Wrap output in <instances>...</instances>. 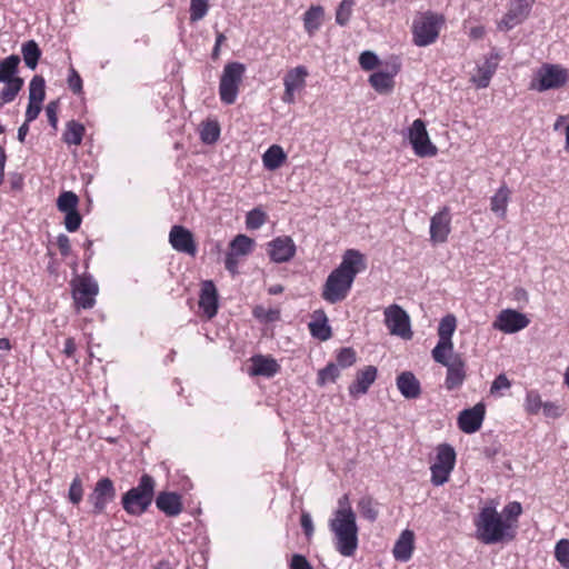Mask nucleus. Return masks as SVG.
Masks as SVG:
<instances>
[{
  "label": "nucleus",
  "mask_w": 569,
  "mask_h": 569,
  "mask_svg": "<svg viewBox=\"0 0 569 569\" xmlns=\"http://www.w3.org/2000/svg\"><path fill=\"white\" fill-rule=\"evenodd\" d=\"M415 533L413 531L406 529L401 532L393 547V557L398 561H408L413 551Z\"/></svg>",
  "instance_id": "a878e982"
},
{
  "label": "nucleus",
  "mask_w": 569,
  "mask_h": 569,
  "mask_svg": "<svg viewBox=\"0 0 569 569\" xmlns=\"http://www.w3.org/2000/svg\"><path fill=\"white\" fill-rule=\"evenodd\" d=\"M98 283L90 277H83L74 284L72 295L78 307L90 309L94 306V297L98 295Z\"/></svg>",
  "instance_id": "f3484780"
},
{
  "label": "nucleus",
  "mask_w": 569,
  "mask_h": 569,
  "mask_svg": "<svg viewBox=\"0 0 569 569\" xmlns=\"http://www.w3.org/2000/svg\"><path fill=\"white\" fill-rule=\"evenodd\" d=\"M409 140L417 156L432 157L437 154V148L430 141L426 124L421 119H416L411 124Z\"/></svg>",
  "instance_id": "f8f14e48"
},
{
  "label": "nucleus",
  "mask_w": 569,
  "mask_h": 569,
  "mask_svg": "<svg viewBox=\"0 0 569 569\" xmlns=\"http://www.w3.org/2000/svg\"><path fill=\"white\" fill-rule=\"evenodd\" d=\"M267 213L259 208H254L247 213L246 226L250 230H257L267 221Z\"/></svg>",
  "instance_id": "c03bdc74"
},
{
  "label": "nucleus",
  "mask_w": 569,
  "mask_h": 569,
  "mask_svg": "<svg viewBox=\"0 0 569 569\" xmlns=\"http://www.w3.org/2000/svg\"><path fill=\"white\" fill-rule=\"evenodd\" d=\"M436 465L443 467L450 471L455 468L456 451L449 443H441L437 447Z\"/></svg>",
  "instance_id": "72a5a7b5"
},
{
  "label": "nucleus",
  "mask_w": 569,
  "mask_h": 569,
  "mask_svg": "<svg viewBox=\"0 0 569 569\" xmlns=\"http://www.w3.org/2000/svg\"><path fill=\"white\" fill-rule=\"evenodd\" d=\"M307 76L308 70L303 66L289 70L283 78L284 88H289V90H298L302 88L306 83Z\"/></svg>",
  "instance_id": "2f4dec72"
},
{
  "label": "nucleus",
  "mask_w": 569,
  "mask_h": 569,
  "mask_svg": "<svg viewBox=\"0 0 569 569\" xmlns=\"http://www.w3.org/2000/svg\"><path fill=\"white\" fill-rule=\"evenodd\" d=\"M545 402L542 401L540 395L536 390H530L526 395L525 399V410L529 415H537L542 410Z\"/></svg>",
  "instance_id": "79ce46f5"
},
{
  "label": "nucleus",
  "mask_w": 569,
  "mask_h": 569,
  "mask_svg": "<svg viewBox=\"0 0 569 569\" xmlns=\"http://www.w3.org/2000/svg\"><path fill=\"white\" fill-rule=\"evenodd\" d=\"M83 133L84 127L81 123L71 120L67 123V128L63 132L62 139L68 144L78 146L82 141Z\"/></svg>",
  "instance_id": "c9c22d12"
},
{
  "label": "nucleus",
  "mask_w": 569,
  "mask_h": 569,
  "mask_svg": "<svg viewBox=\"0 0 569 569\" xmlns=\"http://www.w3.org/2000/svg\"><path fill=\"white\" fill-rule=\"evenodd\" d=\"M510 386L511 385H510L509 379L505 375H499L493 380V382L491 385V388H490V391H491V393H493V392H496L498 390H501V389H508V388H510Z\"/></svg>",
  "instance_id": "338daca9"
},
{
  "label": "nucleus",
  "mask_w": 569,
  "mask_h": 569,
  "mask_svg": "<svg viewBox=\"0 0 569 569\" xmlns=\"http://www.w3.org/2000/svg\"><path fill=\"white\" fill-rule=\"evenodd\" d=\"M250 375L271 378L280 370L276 359L262 355H256L251 358Z\"/></svg>",
  "instance_id": "393cba45"
},
{
  "label": "nucleus",
  "mask_w": 569,
  "mask_h": 569,
  "mask_svg": "<svg viewBox=\"0 0 569 569\" xmlns=\"http://www.w3.org/2000/svg\"><path fill=\"white\" fill-rule=\"evenodd\" d=\"M442 23V16L430 11L417 17L412 24L413 43L418 47H427L433 43L439 36Z\"/></svg>",
  "instance_id": "423d86ee"
},
{
  "label": "nucleus",
  "mask_w": 569,
  "mask_h": 569,
  "mask_svg": "<svg viewBox=\"0 0 569 569\" xmlns=\"http://www.w3.org/2000/svg\"><path fill=\"white\" fill-rule=\"evenodd\" d=\"M79 198L73 191H63L57 199V208L61 212L77 210Z\"/></svg>",
  "instance_id": "58836bf2"
},
{
  "label": "nucleus",
  "mask_w": 569,
  "mask_h": 569,
  "mask_svg": "<svg viewBox=\"0 0 569 569\" xmlns=\"http://www.w3.org/2000/svg\"><path fill=\"white\" fill-rule=\"evenodd\" d=\"M430 470H431V482L435 486H442L443 483H446L448 481L450 472H451L450 470H448L443 467H440L436 463H433L430 467Z\"/></svg>",
  "instance_id": "3c124183"
},
{
  "label": "nucleus",
  "mask_w": 569,
  "mask_h": 569,
  "mask_svg": "<svg viewBox=\"0 0 569 569\" xmlns=\"http://www.w3.org/2000/svg\"><path fill=\"white\" fill-rule=\"evenodd\" d=\"M287 154L278 144L269 147L262 156V162L266 169L276 170L286 161Z\"/></svg>",
  "instance_id": "7c9ffc66"
},
{
  "label": "nucleus",
  "mask_w": 569,
  "mask_h": 569,
  "mask_svg": "<svg viewBox=\"0 0 569 569\" xmlns=\"http://www.w3.org/2000/svg\"><path fill=\"white\" fill-rule=\"evenodd\" d=\"M169 242L178 252L194 256L197 246L191 231L182 226H173L169 233Z\"/></svg>",
  "instance_id": "412c9836"
},
{
  "label": "nucleus",
  "mask_w": 569,
  "mask_h": 569,
  "mask_svg": "<svg viewBox=\"0 0 569 569\" xmlns=\"http://www.w3.org/2000/svg\"><path fill=\"white\" fill-rule=\"evenodd\" d=\"M529 322L526 315L513 309H505L497 316L492 327L505 333H515L525 329Z\"/></svg>",
  "instance_id": "dca6fc26"
},
{
  "label": "nucleus",
  "mask_w": 569,
  "mask_h": 569,
  "mask_svg": "<svg viewBox=\"0 0 569 569\" xmlns=\"http://www.w3.org/2000/svg\"><path fill=\"white\" fill-rule=\"evenodd\" d=\"M244 72L246 66L241 62H229L224 66L219 82V96L223 103L236 102Z\"/></svg>",
  "instance_id": "0eeeda50"
},
{
  "label": "nucleus",
  "mask_w": 569,
  "mask_h": 569,
  "mask_svg": "<svg viewBox=\"0 0 569 569\" xmlns=\"http://www.w3.org/2000/svg\"><path fill=\"white\" fill-rule=\"evenodd\" d=\"M457 328V319L453 315L445 316L438 327V343L432 349V358H440V353L453 351L452 336Z\"/></svg>",
  "instance_id": "2eb2a0df"
},
{
  "label": "nucleus",
  "mask_w": 569,
  "mask_h": 569,
  "mask_svg": "<svg viewBox=\"0 0 569 569\" xmlns=\"http://www.w3.org/2000/svg\"><path fill=\"white\" fill-rule=\"evenodd\" d=\"M377 372L378 370L375 366H367L359 370L355 381L348 388L350 396L357 398L360 395L367 393L370 386L377 379Z\"/></svg>",
  "instance_id": "4be33fe9"
},
{
  "label": "nucleus",
  "mask_w": 569,
  "mask_h": 569,
  "mask_svg": "<svg viewBox=\"0 0 569 569\" xmlns=\"http://www.w3.org/2000/svg\"><path fill=\"white\" fill-rule=\"evenodd\" d=\"M20 61L17 54L0 60V82L4 83L0 92L1 104L12 102L23 87V79L17 77Z\"/></svg>",
  "instance_id": "39448f33"
},
{
  "label": "nucleus",
  "mask_w": 569,
  "mask_h": 569,
  "mask_svg": "<svg viewBox=\"0 0 569 569\" xmlns=\"http://www.w3.org/2000/svg\"><path fill=\"white\" fill-rule=\"evenodd\" d=\"M356 351L352 348H342L339 350L335 363L340 369H346L356 362Z\"/></svg>",
  "instance_id": "09e8293b"
},
{
  "label": "nucleus",
  "mask_w": 569,
  "mask_h": 569,
  "mask_svg": "<svg viewBox=\"0 0 569 569\" xmlns=\"http://www.w3.org/2000/svg\"><path fill=\"white\" fill-rule=\"evenodd\" d=\"M398 69L395 67L391 72L378 71L370 76L369 82L379 93H389L395 84L393 77Z\"/></svg>",
  "instance_id": "c756f323"
},
{
  "label": "nucleus",
  "mask_w": 569,
  "mask_h": 569,
  "mask_svg": "<svg viewBox=\"0 0 569 569\" xmlns=\"http://www.w3.org/2000/svg\"><path fill=\"white\" fill-rule=\"evenodd\" d=\"M21 53L26 66L29 69L34 70L41 57V50L38 43L34 40L24 42L21 47Z\"/></svg>",
  "instance_id": "f704fd0d"
},
{
  "label": "nucleus",
  "mask_w": 569,
  "mask_h": 569,
  "mask_svg": "<svg viewBox=\"0 0 569 569\" xmlns=\"http://www.w3.org/2000/svg\"><path fill=\"white\" fill-rule=\"evenodd\" d=\"M397 388L407 399H416L421 393L420 382L410 371L401 372L397 377Z\"/></svg>",
  "instance_id": "bb28decb"
},
{
  "label": "nucleus",
  "mask_w": 569,
  "mask_h": 569,
  "mask_svg": "<svg viewBox=\"0 0 569 569\" xmlns=\"http://www.w3.org/2000/svg\"><path fill=\"white\" fill-rule=\"evenodd\" d=\"M253 316L266 321H277L280 319V311L278 309L266 310L263 307L257 306L253 309Z\"/></svg>",
  "instance_id": "864d4df0"
},
{
  "label": "nucleus",
  "mask_w": 569,
  "mask_h": 569,
  "mask_svg": "<svg viewBox=\"0 0 569 569\" xmlns=\"http://www.w3.org/2000/svg\"><path fill=\"white\" fill-rule=\"evenodd\" d=\"M378 62V57L372 51H363L359 57V63L363 70L375 69Z\"/></svg>",
  "instance_id": "6e6d98bb"
},
{
  "label": "nucleus",
  "mask_w": 569,
  "mask_h": 569,
  "mask_svg": "<svg viewBox=\"0 0 569 569\" xmlns=\"http://www.w3.org/2000/svg\"><path fill=\"white\" fill-rule=\"evenodd\" d=\"M301 527L305 535L310 538L313 535L315 528L311 516L308 512H303L300 519Z\"/></svg>",
  "instance_id": "69168bd1"
},
{
  "label": "nucleus",
  "mask_w": 569,
  "mask_h": 569,
  "mask_svg": "<svg viewBox=\"0 0 569 569\" xmlns=\"http://www.w3.org/2000/svg\"><path fill=\"white\" fill-rule=\"evenodd\" d=\"M569 79L568 70L559 64H542L530 83V89L543 92L563 87Z\"/></svg>",
  "instance_id": "6e6552de"
},
{
  "label": "nucleus",
  "mask_w": 569,
  "mask_h": 569,
  "mask_svg": "<svg viewBox=\"0 0 569 569\" xmlns=\"http://www.w3.org/2000/svg\"><path fill=\"white\" fill-rule=\"evenodd\" d=\"M57 246L59 248V251L60 253L63 256V257H67L70 254V251H71V244H70V239L68 236H66L64 233H60L58 237H57Z\"/></svg>",
  "instance_id": "e2e57ef3"
},
{
  "label": "nucleus",
  "mask_w": 569,
  "mask_h": 569,
  "mask_svg": "<svg viewBox=\"0 0 569 569\" xmlns=\"http://www.w3.org/2000/svg\"><path fill=\"white\" fill-rule=\"evenodd\" d=\"M316 320L309 323V330L312 337L326 341L331 337V328L328 326V319L323 310L315 311Z\"/></svg>",
  "instance_id": "c85d7f7f"
},
{
  "label": "nucleus",
  "mask_w": 569,
  "mask_h": 569,
  "mask_svg": "<svg viewBox=\"0 0 569 569\" xmlns=\"http://www.w3.org/2000/svg\"><path fill=\"white\" fill-rule=\"evenodd\" d=\"M209 10V0H190V20L199 21L206 17Z\"/></svg>",
  "instance_id": "a18cd8bd"
},
{
  "label": "nucleus",
  "mask_w": 569,
  "mask_h": 569,
  "mask_svg": "<svg viewBox=\"0 0 569 569\" xmlns=\"http://www.w3.org/2000/svg\"><path fill=\"white\" fill-rule=\"evenodd\" d=\"M493 70L490 67L480 68L479 76L477 78H472V80L478 88H487L489 86Z\"/></svg>",
  "instance_id": "4d7b16f0"
},
{
  "label": "nucleus",
  "mask_w": 569,
  "mask_h": 569,
  "mask_svg": "<svg viewBox=\"0 0 569 569\" xmlns=\"http://www.w3.org/2000/svg\"><path fill=\"white\" fill-rule=\"evenodd\" d=\"M358 510L360 515L370 522L376 521L379 515L377 502L370 496L360 498L358 501Z\"/></svg>",
  "instance_id": "e433bc0d"
},
{
  "label": "nucleus",
  "mask_w": 569,
  "mask_h": 569,
  "mask_svg": "<svg viewBox=\"0 0 569 569\" xmlns=\"http://www.w3.org/2000/svg\"><path fill=\"white\" fill-rule=\"evenodd\" d=\"M199 306L204 315L211 319L218 311V292L212 281L208 280L202 283Z\"/></svg>",
  "instance_id": "5701e85b"
},
{
  "label": "nucleus",
  "mask_w": 569,
  "mask_h": 569,
  "mask_svg": "<svg viewBox=\"0 0 569 569\" xmlns=\"http://www.w3.org/2000/svg\"><path fill=\"white\" fill-rule=\"evenodd\" d=\"M340 512L343 515H348V512L350 515H356L350 505L348 495H343L341 498H339L338 508L333 511V515H340Z\"/></svg>",
  "instance_id": "052dcab7"
},
{
  "label": "nucleus",
  "mask_w": 569,
  "mask_h": 569,
  "mask_svg": "<svg viewBox=\"0 0 569 569\" xmlns=\"http://www.w3.org/2000/svg\"><path fill=\"white\" fill-rule=\"evenodd\" d=\"M329 529L335 537V548L343 557H352L359 545L356 515H332Z\"/></svg>",
  "instance_id": "7ed1b4c3"
},
{
  "label": "nucleus",
  "mask_w": 569,
  "mask_h": 569,
  "mask_svg": "<svg viewBox=\"0 0 569 569\" xmlns=\"http://www.w3.org/2000/svg\"><path fill=\"white\" fill-rule=\"evenodd\" d=\"M68 84H69V88L74 93H79L82 90V80H81L80 76L78 74V72L73 68L70 69V74L68 77Z\"/></svg>",
  "instance_id": "bf43d9fd"
},
{
  "label": "nucleus",
  "mask_w": 569,
  "mask_h": 569,
  "mask_svg": "<svg viewBox=\"0 0 569 569\" xmlns=\"http://www.w3.org/2000/svg\"><path fill=\"white\" fill-rule=\"evenodd\" d=\"M450 209L443 207L430 219V241L433 243H443L447 241L451 231Z\"/></svg>",
  "instance_id": "6ab92c4d"
},
{
  "label": "nucleus",
  "mask_w": 569,
  "mask_h": 569,
  "mask_svg": "<svg viewBox=\"0 0 569 569\" xmlns=\"http://www.w3.org/2000/svg\"><path fill=\"white\" fill-rule=\"evenodd\" d=\"M41 104L38 102H31L29 101L27 110H26V121L31 122L36 120L41 111Z\"/></svg>",
  "instance_id": "0e129e2a"
},
{
  "label": "nucleus",
  "mask_w": 569,
  "mask_h": 569,
  "mask_svg": "<svg viewBox=\"0 0 569 569\" xmlns=\"http://www.w3.org/2000/svg\"><path fill=\"white\" fill-rule=\"evenodd\" d=\"M58 101H51L46 107V114L48 118L49 123L52 126L53 129H57L58 123Z\"/></svg>",
  "instance_id": "13d9d810"
},
{
  "label": "nucleus",
  "mask_w": 569,
  "mask_h": 569,
  "mask_svg": "<svg viewBox=\"0 0 569 569\" xmlns=\"http://www.w3.org/2000/svg\"><path fill=\"white\" fill-rule=\"evenodd\" d=\"M476 538L485 545H496L512 541L516 537V526L505 521L496 507H482L475 518Z\"/></svg>",
  "instance_id": "f03ea898"
},
{
  "label": "nucleus",
  "mask_w": 569,
  "mask_h": 569,
  "mask_svg": "<svg viewBox=\"0 0 569 569\" xmlns=\"http://www.w3.org/2000/svg\"><path fill=\"white\" fill-rule=\"evenodd\" d=\"M116 497V488L112 480L108 477L97 481L92 492L88 496V501L92 505V513L100 515L106 507Z\"/></svg>",
  "instance_id": "ddd939ff"
},
{
  "label": "nucleus",
  "mask_w": 569,
  "mask_h": 569,
  "mask_svg": "<svg viewBox=\"0 0 569 569\" xmlns=\"http://www.w3.org/2000/svg\"><path fill=\"white\" fill-rule=\"evenodd\" d=\"M46 82L41 76H34L29 83V101L42 103L46 97Z\"/></svg>",
  "instance_id": "4c0bfd02"
},
{
  "label": "nucleus",
  "mask_w": 569,
  "mask_h": 569,
  "mask_svg": "<svg viewBox=\"0 0 569 569\" xmlns=\"http://www.w3.org/2000/svg\"><path fill=\"white\" fill-rule=\"evenodd\" d=\"M340 376V368L335 362L328 363L325 368L319 370L317 383L325 386L328 382H335Z\"/></svg>",
  "instance_id": "ea45409f"
},
{
  "label": "nucleus",
  "mask_w": 569,
  "mask_h": 569,
  "mask_svg": "<svg viewBox=\"0 0 569 569\" xmlns=\"http://www.w3.org/2000/svg\"><path fill=\"white\" fill-rule=\"evenodd\" d=\"M485 405L479 402L472 408L465 409L459 413L458 427L465 433H475L478 431L485 419Z\"/></svg>",
  "instance_id": "aec40b11"
},
{
  "label": "nucleus",
  "mask_w": 569,
  "mask_h": 569,
  "mask_svg": "<svg viewBox=\"0 0 569 569\" xmlns=\"http://www.w3.org/2000/svg\"><path fill=\"white\" fill-rule=\"evenodd\" d=\"M154 479L149 475H142L137 487L129 489L121 499L127 513L141 516L150 507L154 496Z\"/></svg>",
  "instance_id": "20e7f679"
},
{
  "label": "nucleus",
  "mask_w": 569,
  "mask_h": 569,
  "mask_svg": "<svg viewBox=\"0 0 569 569\" xmlns=\"http://www.w3.org/2000/svg\"><path fill=\"white\" fill-rule=\"evenodd\" d=\"M356 0H342L336 11V22L346 26L351 17Z\"/></svg>",
  "instance_id": "37998d69"
},
{
  "label": "nucleus",
  "mask_w": 569,
  "mask_h": 569,
  "mask_svg": "<svg viewBox=\"0 0 569 569\" xmlns=\"http://www.w3.org/2000/svg\"><path fill=\"white\" fill-rule=\"evenodd\" d=\"M555 557L565 569H569V540L560 539L555 547Z\"/></svg>",
  "instance_id": "49530a36"
},
{
  "label": "nucleus",
  "mask_w": 569,
  "mask_h": 569,
  "mask_svg": "<svg viewBox=\"0 0 569 569\" xmlns=\"http://www.w3.org/2000/svg\"><path fill=\"white\" fill-rule=\"evenodd\" d=\"M521 513V503L518 501H512L503 507L502 512L500 515H502L505 521H510L517 527V520Z\"/></svg>",
  "instance_id": "de8ad7c7"
},
{
  "label": "nucleus",
  "mask_w": 569,
  "mask_h": 569,
  "mask_svg": "<svg viewBox=\"0 0 569 569\" xmlns=\"http://www.w3.org/2000/svg\"><path fill=\"white\" fill-rule=\"evenodd\" d=\"M383 316L385 325L391 335L402 339L412 338L410 317L402 307L393 303L385 309Z\"/></svg>",
  "instance_id": "9d476101"
},
{
  "label": "nucleus",
  "mask_w": 569,
  "mask_h": 569,
  "mask_svg": "<svg viewBox=\"0 0 569 569\" xmlns=\"http://www.w3.org/2000/svg\"><path fill=\"white\" fill-rule=\"evenodd\" d=\"M433 360L447 368L445 379V387L447 390L452 391L459 389L463 385L467 378V369L466 361L461 355L453 351L445 352L440 353V358H433Z\"/></svg>",
  "instance_id": "1a4fd4ad"
},
{
  "label": "nucleus",
  "mask_w": 569,
  "mask_h": 569,
  "mask_svg": "<svg viewBox=\"0 0 569 569\" xmlns=\"http://www.w3.org/2000/svg\"><path fill=\"white\" fill-rule=\"evenodd\" d=\"M82 218L78 210L66 212L64 227L69 232H74L80 228Z\"/></svg>",
  "instance_id": "5fc2aeb1"
},
{
  "label": "nucleus",
  "mask_w": 569,
  "mask_h": 569,
  "mask_svg": "<svg viewBox=\"0 0 569 569\" xmlns=\"http://www.w3.org/2000/svg\"><path fill=\"white\" fill-rule=\"evenodd\" d=\"M76 352V342L73 338H68L64 342L63 353L67 357H72Z\"/></svg>",
  "instance_id": "774afa93"
},
{
  "label": "nucleus",
  "mask_w": 569,
  "mask_h": 569,
  "mask_svg": "<svg viewBox=\"0 0 569 569\" xmlns=\"http://www.w3.org/2000/svg\"><path fill=\"white\" fill-rule=\"evenodd\" d=\"M83 497L82 481L79 476H76L70 483L68 498L72 505H79Z\"/></svg>",
  "instance_id": "8fccbe9b"
},
{
  "label": "nucleus",
  "mask_w": 569,
  "mask_h": 569,
  "mask_svg": "<svg viewBox=\"0 0 569 569\" xmlns=\"http://www.w3.org/2000/svg\"><path fill=\"white\" fill-rule=\"evenodd\" d=\"M253 247L254 240L246 234H238L231 240L229 251L226 254L224 267L232 276L238 273L239 258L250 254Z\"/></svg>",
  "instance_id": "9b49d317"
},
{
  "label": "nucleus",
  "mask_w": 569,
  "mask_h": 569,
  "mask_svg": "<svg viewBox=\"0 0 569 569\" xmlns=\"http://www.w3.org/2000/svg\"><path fill=\"white\" fill-rule=\"evenodd\" d=\"M366 268L365 256L359 250H346L340 264L327 277L321 292L322 299L332 305L345 300L357 274Z\"/></svg>",
  "instance_id": "f257e3e1"
},
{
  "label": "nucleus",
  "mask_w": 569,
  "mask_h": 569,
  "mask_svg": "<svg viewBox=\"0 0 569 569\" xmlns=\"http://www.w3.org/2000/svg\"><path fill=\"white\" fill-rule=\"evenodd\" d=\"M535 0H511L507 13L498 23L500 30H511L529 16Z\"/></svg>",
  "instance_id": "4468645a"
},
{
  "label": "nucleus",
  "mask_w": 569,
  "mask_h": 569,
  "mask_svg": "<svg viewBox=\"0 0 569 569\" xmlns=\"http://www.w3.org/2000/svg\"><path fill=\"white\" fill-rule=\"evenodd\" d=\"M220 136V127L217 121H208L202 124L200 138L202 142L211 144L214 143Z\"/></svg>",
  "instance_id": "a19ab883"
},
{
  "label": "nucleus",
  "mask_w": 569,
  "mask_h": 569,
  "mask_svg": "<svg viewBox=\"0 0 569 569\" xmlns=\"http://www.w3.org/2000/svg\"><path fill=\"white\" fill-rule=\"evenodd\" d=\"M296 244L288 236L277 237L268 243V254L271 261L283 263L296 254Z\"/></svg>",
  "instance_id": "a211bd4d"
},
{
  "label": "nucleus",
  "mask_w": 569,
  "mask_h": 569,
  "mask_svg": "<svg viewBox=\"0 0 569 569\" xmlns=\"http://www.w3.org/2000/svg\"><path fill=\"white\" fill-rule=\"evenodd\" d=\"M562 405L552 401H546L542 407V413L546 418L558 419L565 413Z\"/></svg>",
  "instance_id": "603ef678"
},
{
  "label": "nucleus",
  "mask_w": 569,
  "mask_h": 569,
  "mask_svg": "<svg viewBox=\"0 0 569 569\" xmlns=\"http://www.w3.org/2000/svg\"><path fill=\"white\" fill-rule=\"evenodd\" d=\"M156 506L168 517H176L182 511L181 497L177 492L161 491L156 498Z\"/></svg>",
  "instance_id": "b1692460"
},
{
  "label": "nucleus",
  "mask_w": 569,
  "mask_h": 569,
  "mask_svg": "<svg viewBox=\"0 0 569 569\" xmlns=\"http://www.w3.org/2000/svg\"><path fill=\"white\" fill-rule=\"evenodd\" d=\"M323 17V8L321 6H312L303 14V24L306 31L312 36L321 26Z\"/></svg>",
  "instance_id": "473e14b6"
},
{
  "label": "nucleus",
  "mask_w": 569,
  "mask_h": 569,
  "mask_svg": "<svg viewBox=\"0 0 569 569\" xmlns=\"http://www.w3.org/2000/svg\"><path fill=\"white\" fill-rule=\"evenodd\" d=\"M290 569H313L307 558L302 555H293L290 562Z\"/></svg>",
  "instance_id": "680f3d73"
},
{
  "label": "nucleus",
  "mask_w": 569,
  "mask_h": 569,
  "mask_svg": "<svg viewBox=\"0 0 569 569\" xmlns=\"http://www.w3.org/2000/svg\"><path fill=\"white\" fill-rule=\"evenodd\" d=\"M511 190L502 183L496 193L490 198V210L500 219L507 216V208L510 201Z\"/></svg>",
  "instance_id": "cd10ccee"
}]
</instances>
